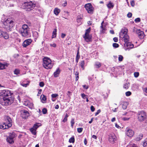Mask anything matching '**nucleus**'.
Listing matches in <instances>:
<instances>
[{
    "mask_svg": "<svg viewBox=\"0 0 147 147\" xmlns=\"http://www.w3.org/2000/svg\"><path fill=\"white\" fill-rule=\"evenodd\" d=\"M28 106L30 108H32L33 107V104L32 103L29 102L28 105Z\"/></svg>",
    "mask_w": 147,
    "mask_h": 147,
    "instance_id": "41",
    "label": "nucleus"
},
{
    "mask_svg": "<svg viewBox=\"0 0 147 147\" xmlns=\"http://www.w3.org/2000/svg\"><path fill=\"white\" fill-rule=\"evenodd\" d=\"M57 30L56 29H55L53 32H52V38H54L56 37V35H57Z\"/></svg>",
    "mask_w": 147,
    "mask_h": 147,
    "instance_id": "27",
    "label": "nucleus"
},
{
    "mask_svg": "<svg viewBox=\"0 0 147 147\" xmlns=\"http://www.w3.org/2000/svg\"><path fill=\"white\" fill-rule=\"evenodd\" d=\"M35 7V4L32 2H25L23 4L22 8L26 9L27 11H30L32 10Z\"/></svg>",
    "mask_w": 147,
    "mask_h": 147,
    "instance_id": "6",
    "label": "nucleus"
},
{
    "mask_svg": "<svg viewBox=\"0 0 147 147\" xmlns=\"http://www.w3.org/2000/svg\"><path fill=\"white\" fill-rule=\"evenodd\" d=\"M13 95L12 94L10 91L8 90H4L0 92V96H3V97Z\"/></svg>",
    "mask_w": 147,
    "mask_h": 147,
    "instance_id": "12",
    "label": "nucleus"
},
{
    "mask_svg": "<svg viewBox=\"0 0 147 147\" xmlns=\"http://www.w3.org/2000/svg\"><path fill=\"white\" fill-rule=\"evenodd\" d=\"M75 75L76 77V81H77L79 78V72L78 71H76L75 72Z\"/></svg>",
    "mask_w": 147,
    "mask_h": 147,
    "instance_id": "32",
    "label": "nucleus"
},
{
    "mask_svg": "<svg viewBox=\"0 0 147 147\" xmlns=\"http://www.w3.org/2000/svg\"><path fill=\"white\" fill-rule=\"evenodd\" d=\"M132 13H129L127 16L129 18H130L132 16Z\"/></svg>",
    "mask_w": 147,
    "mask_h": 147,
    "instance_id": "55",
    "label": "nucleus"
},
{
    "mask_svg": "<svg viewBox=\"0 0 147 147\" xmlns=\"http://www.w3.org/2000/svg\"><path fill=\"white\" fill-rule=\"evenodd\" d=\"M16 135L14 133L10 134L6 139L7 141L10 144H13L14 142L13 139L16 137Z\"/></svg>",
    "mask_w": 147,
    "mask_h": 147,
    "instance_id": "8",
    "label": "nucleus"
},
{
    "mask_svg": "<svg viewBox=\"0 0 147 147\" xmlns=\"http://www.w3.org/2000/svg\"><path fill=\"white\" fill-rule=\"evenodd\" d=\"M9 65V64L7 63H0V69H3L5 68V67H7Z\"/></svg>",
    "mask_w": 147,
    "mask_h": 147,
    "instance_id": "23",
    "label": "nucleus"
},
{
    "mask_svg": "<svg viewBox=\"0 0 147 147\" xmlns=\"http://www.w3.org/2000/svg\"><path fill=\"white\" fill-rule=\"evenodd\" d=\"M143 147H147V138H146L144 140L143 143Z\"/></svg>",
    "mask_w": 147,
    "mask_h": 147,
    "instance_id": "33",
    "label": "nucleus"
},
{
    "mask_svg": "<svg viewBox=\"0 0 147 147\" xmlns=\"http://www.w3.org/2000/svg\"><path fill=\"white\" fill-rule=\"evenodd\" d=\"M113 40L115 42H117L118 41V38L117 37H115L113 38Z\"/></svg>",
    "mask_w": 147,
    "mask_h": 147,
    "instance_id": "60",
    "label": "nucleus"
},
{
    "mask_svg": "<svg viewBox=\"0 0 147 147\" xmlns=\"http://www.w3.org/2000/svg\"><path fill=\"white\" fill-rule=\"evenodd\" d=\"M71 126L72 128H73V127L75 123L74 119H71Z\"/></svg>",
    "mask_w": 147,
    "mask_h": 147,
    "instance_id": "37",
    "label": "nucleus"
},
{
    "mask_svg": "<svg viewBox=\"0 0 147 147\" xmlns=\"http://www.w3.org/2000/svg\"><path fill=\"white\" fill-rule=\"evenodd\" d=\"M67 4V2L66 1H65V3L63 4H62V5L63 7L65 6Z\"/></svg>",
    "mask_w": 147,
    "mask_h": 147,
    "instance_id": "62",
    "label": "nucleus"
},
{
    "mask_svg": "<svg viewBox=\"0 0 147 147\" xmlns=\"http://www.w3.org/2000/svg\"><path fill=\"white\" fill-rule=\"evenodd\" d=\"M20 113L21 116L24 119H26L30 115L29 112L26 110H22L20 111Z\"/></svg>",
    "mask_w": 147,
    "mask_h": 147,
    "instance_id": "13",
    "label": "nucleus"
},
{
    "mask_svg": "<svg viewBox=\"0 0 147 147\" xmlns=\"http://www.w3.org/2000/svg\"><path fill=\"white\" fill-rule=\"evenodd\" d=\"M6 123L7 125L10 124L11 127L12 126V121L11 118L9 116H7L5 118Z\"/></svg>",
    "mask_w": 147,
    "mask_h": 147,
    "instance_id": "20",
    "label": "nucleus"
},
{
    "mask_svg": "<svg viewBox=\"0 0 147 147\" xmlns=\"http://www.w3.org/2000/svg\"><path fill=\"white\" fill-rule=\"evenodd\" d=\"M123 58V57L122 55H119L118 57V60L119 61H122Z\"/></svg>",
    "mask_w": 147,
    "mask_h": 147,
    "instance_id": "40",
    "label": "nucleus"
},
{
    "mask_svg": "<svg viewBox=\"0 0 147 147\" xmlns=\"http://www.w3.org/2000/svg\"><path fill=\"white\" fill-rule=\"evenodd\" d=\"M3 36L4 38L5 39H7L9 38V36L8 34L6 32H2L1 36Z\"/></svg>",
    "mask_w": 147,
    "mask_h": 147,
    "instance_id": "24",
    "label": "nucleus"
},
{
    "mask_svg": "<svg viewBox=\"0 0 147 147\" xmlns=\"http://www.w3.org/2000/svg\"><path fill=\"white\" fill-rule=\"evenodd\" d=\"M136 33L138 34L139 37L140 38H143L144 37V34L142 31L140 29H137L136 30Z\"/></svg>",
    "mask_w": 147,
    "mask_h": 147,
    "instance_id": "17",
    "label": "nucleus"
},
{
    "mask_svg": "<svg viewBox=\"0 0 147 147\" xmlns=\"http://www.w3.org/2000/svg\"><path fill=\"white\" fill-rule=\"evenodd\" d=\"M40 126V123H36L30 129V131L33 134H36V130Z\"/></svg>",
    "mask_w": 147,
    "mask_h": 147,
    "instance_id": "10",
    "label": "nucleus"
},
{
    "mask_svg": "<svg viewBox=\"0 0 147 147\" xmlns=\"http://www.w3.org/2000/svg\"><path fill=\"white\" fill-rule=\"evenodd\" d=\"M40 98L42 102L43 103H45L46 100V96L44 95H42L41 96Z\"/></svg>",
    "mask_w": 147,
    "mask_h": 147,
    "instance_id": "28",
    "label": "nucleus"
},
{
    "mask_svg": "<svg viewBox=\"0 0 147 147\" xmlns=\"http://www.w3.org/2000/svg\"><path fill=\"white\" fill-rule=\"evenodd\" d=\"M83 87L85 89H87L88 88V86L86 85H84L83 86Z\"/></svg>",
    "mask_w": 147,
    "mask_h": 147,
    "instance_id": "59",
    "label": "nucleus"
},
{
    "mask_svg": "<svg viewBox=\"0 0 147 147\" xmlns=\"http://www.w3.org/2000/svg\"><path fill=\"white\" fill-rule=\"evenodd\" d=\"M143 137V134H141L136 138V140L137 141H139Z\"/></svg>",
    "mask_w": 147,
    "mask_h": 147,
    "instance_id": "26",
    "label": "nucleus"
},
{
    "mask_svg": "<svg viewBox=\"0 0 147 147\" xmlns=\"http://www.w3.org/2000/svg\"><path fill=\"white\" fill-rule=\"evenodd\" d=\"M134 21L136 23L139 22L140 21V19L139 18H136L135 20Z\"/></svg>",
    "mask_w": 147,
    "mask_h": 147,
    "instance_id": "44",
    "label": "nucleus"
},
{
    "mask_svg": "<svg viewBox=\"0 0 147 147\" xmlns=\"http://www.w3.org/2000/svg\"><path fill=\"white\" fill-rule=\"evenodd\" d=\"M109 142L112 144H113L117 139L114 133H112L109 134Z\"/></svg>",
    "mask_w": 147,
    "mask_h": 147,
    "instance_id": "11",
    "label": "nucleus"
},
{
    "mask_svg": "<svg viewBox=\"0 0 147 147\" xmlns=\"http://www.w3.org/2000/svg\"><path fill=\"white\" fill-rule=\"evenodd\" d=\"M47 110L46 108H44L42 109V112L44 114H46L47 113Z\"/></svg>",
    "mask_w": 147,
    "mask_h": 147,
    "instance_id": "48",
    "label": "nucleus"
},
{
    "mask_svg": "<svg viewBox=\"0 0 147 147\" xmlns=\"http://www.w3.org/2000/svg\"><path fill=\"white\" fill-rule=\"evenodd\" d=\"M95 66L96 68H98L101 66V64L99 62H96L95 63Z\"/></svg>",
    "mask_w": 147,
    "mask_h": 147,
    "instance_id": "31",
    "label": "nucleus"
},
{
    "mask_svg": "<svg viewBox=\"0 0 147 147\" xmlns=\"http://www.w3.org/2000/svg\"><path fill=\"white\" fill-rule=\"evenodd\" d=\"M54 12L55 15H57L60 12V10L58 8H55L54 10Z\"/></svg>",
    "mask_w": 147,
    "mask_h": 147,
    "instance_id": "25",
    "label": "nucleus"
},
{
    "mask_svg": "<svg viewBox=\"0 0 147 147\" xmlns=\"http://www.w3.org/2000/svg\"><path fill=\"white\" fill-rule=\"evenodd\" d=\"M127 29L125 28L121 30L119 34L120 39L123 41L125 43L129 41V36L127 34Z\"/></svg>",
    "mask_w": 147,
    "mask_h": 147,
    "instance_id": "1",
    "label": "nucleus"
},
{
    "mask_svg": "<svg viewBox=\"0 0 147 147\" xmlns=\"http://www.w3.org/2000/svg\"><path fill=\"white\" fill-rule=\"evenodd\" d=\"M126 135L129 137H131L134 135V131L131 129L129 128H127L126 129Z\"/></svg>",
    "mask_w": 147,
    "mask_h": 147,
    "instance_id": "16",
    "label": "nucleus"
},
{
    "mask_svg": "<svg viewBox=\"0 0 147 147\" xmlns=\"http://www.w3.org/2000/svg\"><path fill=\"white\" fill-rule=\"evenodd\" d=\"M3 24V27L7 31H11L14 25L13 21L9 19H8L4 21Z\"/></svg>",
    "mask_w": 147,
    "mask_h": 147,
    "instance_id": "3",
    "label": "nucleus"
},
{
    "mask_svg": "<svg viewBox=\"0 0 147 147\" xmlns=\"http://www.w3.org/2000/svg\"><path fill=\"white\" fill-rule=\"evenodd\" d=\"M83 129L82 128H79L77 129V131L78 132L80 133H81L82 130H83Z\"/></svg>",
    "mask_w": 147,
    "mask_h": 147,
    "instance_id": "43",
    "label": "nucleus"
},
{
    "mask_svg": "<svg viewBox=\"0 0 147 147\" xmlns=\"http://www.w3.org/2000/svg\"><path fill=\"white\" fill-rule=\"evenodd\" d=\"M147 118V115L146 112L143 111H142L138 113V119L140 122H142L145 120Z\"/></svg>",
    "mask_w": 147,
    "mask_h": 147,
    "instance_id": "7",
    "label": "nucleus"
},
{
    "mask_svg": "<svg viewBox=\"0 0 147 147\" xmlns=\"http://www.w3.org/2000/svg\"><path fill=\"white\" fill-rule=\"evenodd\" d=\"M113 47L115 48H117V47H118L119 46V45L118 44L116 43H114L113 44Z\"/></svg>",
    "mask_w": 147,
    "mask_h": 147,
    "instance_id": "46",
    "label": "nucleus"
},
{
    "mask_svg": "<svg viewBox=\"0 0 147 147\" xmlns=\"http://www.w3.org/2000/svg\"><path fill=\"white\" fill-rule=\"evenodd\" d=\"M134 75L135 77H138L139 75V73L138 72H135L134 73Z\"/></svg>",
    "mask_w": 147,
    "mask_h": 147,
    "instance_id": "45",
    "label": "nucleus"
},
{
    "mask_svg": "<svg viewBox=\"0 0 147 147\" xmlns=\"http://www.w3.org/2000/svg\"><path fill=\"white\" fill-rule=\"evenodd\" d=\"M44 85V84L43 82H40L39 83V86L41 87H43Z\"/></svg>",
    "mask_w": 147,
    "mask_h": 147,
    "instance_id": "52",
    "label": "nucleus"
},
{
    "mask_svg": "<svg viewBox=\"0 0 147 147\" xmlns=\"http://www.w3.org/2000/svg\"><path fill=\"white\" fill-rule=\"evenodd\" d=\"M104 23V21H103L101 24V26H100V33L101 34L104 33L105 32L106 30V29L105 26H103V24Z\"/></svg>",
    "mask_w": 147,
    "mask_h": 147,
    "instance_id": "19",
    "label": "nucleus"
},
{
    "mask_svg": "<svg viewBox=\"0 0 147 147\" xmlns=\"http://www.w3.org/2000/svg\"><path fill=\"white\" fill-rule=\"evenodd\" d=\"M11 127L10 124L7 125V123H4L0 125V128L1 129H7Z\"/></svg>",
    "mask_w": 147,
    "mask_h": 147,
    "instance_id": "18",
    "label": "nucleus"
},
{
    "mask_svg": "<svg viewBox=\"0 0 147 147\" xmlns=\"http://www.w3.org/2000/svg\"><path fill=\"white\" fill-rule=\"evenodd\" d=\"M84 7L88 13L90 14L93 13L94 8L90 3H88L86 4Z\"/></svg>",
    "mask_w": 147,
    "mask_h": 147,
    "instance_id": "9",
    "label": "nucleus"
},
{
    "mask_svg": "<svg viewBox=\"0 0 147 147\" xmlns=\"http://www.w3.org/2000/svg\"><path fill=\"white\" fill-rule=\"evenodd\" d=\"M81 96L82 98L84 99H86L87 98H88V96L85 95L84 93L81 94Z\"/></svg>",
    "mask_w": 147,
    "mask_h": 147,
    "instance_id": "39",
    "label": "nucleus"
},
{
    "mask_svg": "<svg viewBox=\"0 0 147 147\" xmlns=\"http://www.w3.org/2000/svg\"><path fill=\"white\" fill-rule=\"evenodd\" d=\"M131 92L130 91H127L125 93V95L126 96H129L131 94Z\"/></svg>",
    "mask_w": 147,
    "mask_h": 147,
    "instance_id": "42",
    "label": "nucleus"
},
{
    "mask_svg": "<svg viewBox=\"0 0 147 147\" xmlns=\"http://www.w3.org/2000/svg\"><path fill=\"white\" fill-rule=\"evenodd\" d=\"M50 45L51 47H55L56 46V45L55 43H53V44H51Z\"/></svg>",
    "mask_w": 147,
    "mask_h": 147,
    "instance_id": "54",
    "label": "nucleus"
},
{
    "mask_svg": "<svg viewBox=\"0 0 147 147\" xmlns=\"http://www.w3.org/2000/svg\"><path fill=\"white\" fill-rule=\"evenodd\" d=\"M83 37L84 38L85 40L87 42H89L91 40V36L89 34L84 35L83 36Z\"/></svg>",
    "mask_w": 147,
    "mask_h": 147,
    "instance_id": "21",
    "label": "nucleus"
},
{
    "mask_svg": "<svg viewBox=\"0 0 147 147\" xmlns=\"http://www.w3.org/2000/svg\"><path fill=\"white\" fill-rule=\"evenodd\" d=\"M100 112V109L98 110L97 112H96L95 113V115L96 116Z\"/></svg>",
    "mask_w": 147,
    "mask_h": 147,
    "instance_id": "58",
    "label": "nucleus"
},
{
    "mask_svg": "<svg viewBox=\"0 0 147 147\" xmlns=\"http://www.w3.org/2000/svg\"><path fill=\"white\" fill-rule=\"evenodd\" d=\"M125 47V50H127L130 49H131L134 47V45L133 44L130 43L129 41L125 43L124 44Z\"/></svg>",
    "mask_w": 147,
    "mask_h": 147,
    "instance_id": "15",
    "label": "nucleus"
},
{
    "mask_svg": "<svg viewBox=\"0 0 147 147\" xmlns=\"http://www.w3.org/2000/svg\"><path fill=\"white\" fill-rule=\"evenodd\" d=\"M29 101H24V105L26 106H28V103L29 102Z\"/></svg>",
    "mask_w": 147,
    "mask_h": 147,
    "instance_id": "47",
    "label": "nucleus"
},
{
    "mask_svg": "<svg viewBox=\"0 0 147 147\" xmlns=\"http://www.w3.org/2000/svg\"><path fill=\"white\" fill-rule=\"evenodd\" d=\"M85 64L84 61H81L80 63V66L82 69H84V65Z\"/></svg>",
    "mask_w": 147,
    "mask_h": 147,
    "instance_id": "30",
    "label": "nucleus"
},
{
    "mask_svg": "<svg viewBox=\"0 0 147 147\" xmlns=\"http://www.w3.org/2000/svg\"><path fill=\"white\" fill-rule=\"evenodd\" d=\"M43 67L46 69H51L53 66L51 59L47 57H45L43 59Z\"/></svg>",
    "mask_w": 147,
    "mask_h": 147,
    "instance_id": "4",
    "label": "nucleus"
},
{
    "mask_svg": "<svg viewBox=\"0 0 147 147\" xmlns=\"http://www.w3.org/2000/svg\"><path fill=\"white\" fill-rule=\"evenodd\" d=\"M61 71L59 68H58L56 71L54 73L53 76L54 77L56 78L59 76V74L60 73Z\"/></svg>",
    "mask_w": 147,
    "mask_h": 147,
    "instance_id": "22",
    "label": "nucleus"
},
{
    "mask_svg": "<svg viewBox=\"0 0 147 147\" xmlns=\"http://www.w3.org/2000/svg\"><path fill=\"white\" fill-rule=\"evenodd\" d=\"M69 142L70 143H74L75 142V138L74 137L71 138L69 141Z\"/></svg>",
    "mask_w": 147,
    "mask_h": 147,
    "instance_id": "34",
    "label": "nucleus"
},
{
    "mask_svg": "<svg viewBox=\"0 0 147 147\" xmlns=\"http://www.w3.org/2000/svg\"><path fill=\"white\" fill-rule=\"evenodd\" d=\"M90 109L92 112H93L95 110V108L93 106H91L90 107Z\"/></svg>",
    "mask_w": 147,
    "mask_h": 147,
    "instance_id": "56",
    "label": "nucleus"
},
{
    "mask_svg": "<svg viewBox=\"0 0 147 147\" xmlns=\"http://www.w3.org/2000/svg\"><path fill=\"white\" fill-rule=\"evenodd\" d=\"M32 42L31 39H28L25 40L22 43V45L24 47L26 48Z\"/></svg>",
    "mask_w": 147,
    "mask_h": 147,
    "instance_id": "14",
    "label": "nucleus"
},
{
    "mask_svg": "<svg viewBox=\"0 0 147 147\" xmlns=\"http://www.w3.org/2000/svg\"><path fill=\"white\" fill-rule=\"evenodd\" d=\"M129 86V83H126L123 86V88L125 89H127Z\"/></svg>",
    "mask_w": 147,
    "mask_h": 147,
    "instance_id": "35",
    "label": "nucleus"
},
{
    "mask_svg": "<svg viewBox=\"0 0 147 147\" xmlns=\"http://www.w3.org/2000/svg\"><path fill=\"white\" fill-rule=\"evenodd\" d=\"M143 90L147 93V87L144 88L143 89Z\"/></svg>",
    "mask_w": 147,
    "mask_h": 147,
    "instance_id": "64",
    "label": "nucleus"
},
{
    "mask_svg": "<svg viewBox=\"0 0 147 147\" xmlns=\"http://www.w3.org/2000/svg\"><path fill=\"white\" fill-rule=\"evenodd\" d=\"M29 28L26 24L22 26V27L19 30V32L23 37H26L29 35Z\"/></svg>",
    "mask_w": 147,
    "mask_h": 147,
    "instance_id": "5",
    "label": "nucleus"
},
{
    "mask_svg": "<svg viewBox=\"0 0 147 147\" xmlns=\"http://www.w3.org/2000/svg\"><path fill=\"white\" fill-rule=\"evenodd\" d=\"M129 119V118H127L126 117H123L122 118L123 120L124 121H127Z\"/></svg>",
    "mask_w": 147,
    "mask_h": 147,
    "instance_id": "61",
    "label": "nucleus"
},
{
    "mask_svg": "<svg viewBox=\"0 0 147 147\" xmlns=\"http://www.w3.org/2000/svg\"><path fill=\"white\" fill-rule=\"evenodd\" d=\"M13 95L9 96L3 97L1 104L3 105L7 106L11 105L13 101Z\"/></svg>",
    "mask_w": 147,
    "mask_h": 147,
    "instance_id": "2",
    "label": "nucleus"
},
{
    "mask_svg": "<svg viewBox=\"0 0 147 147\" xmlns=\"http://www.w3.org/2000/svg\"><path fill=\"white\" fill-rule=\"evenodd\" d=\"M65 36H66L65 34H63V33H62L61 34V37L62 38H63L65 37Z\"/></svg>",
    "mask_w": 147,
    "mask_h": 147,
    "instance_id": "63",
    "label": "nucleus"
},
{
    "mask_svg": "<svg viewBox=\"0 0 147 147\" xmlns=\"http://www.w3.org/2000/svg\"><path fill=\"white\" fill-rule=\"evenodd\" d=\"M90 29H91L90 28H89L88 29L86 30V32H85V33L84 35H87L88 34H89V33L90 32Z\"/></svg>",
    "mask_w": 147,
    "mask_h": 147,
    "instance_id": "36",
    "label": "nucleus"
},
{
    "mask_svg": "<svg viewBox=\"0 0 147 147\" xmlns=\"http://www.w3.org/2000/svg\"><path fill=\"white\" fill-rule=\"evenodd\" d=\"M58 96L57 94H53L51 95V97L53 98H55Z\"/></svg>",
    "mask_w": 147,
    "mask_h": 147,
    "instance_id": "53",
    "label": "nucleus"
},
{
    "mask_svg": "<svg viewBox=\"0 0 147 147\" xmlns=\"http://www.w3.org/2000/svg\"><path fill=\"white\" fill-rule=\"evenodd\" d=\"M130 4L132 6L134 7L135 5L134 1H131L130 2Z\"/></svg>",
    "mask_w": 147,
    "mask_h": 147,
    "instance_id": "51",
    "label": "nucleus"
},
{
    "mask_svg": "<svg viewBox=\"0 0 147 147\" xmlns=\"http://www.w3.org/2000/svg\"><path fill=\"white\" fill-rule=\"evenodd\" d=\"M14 73L16 75H18L20 73V70L18 69H15L14 71Z\"/></svg>",
    "mask_w": 147,
    "mask_h": 147,
    "instance_id": "38",
    "label": "nucleus"
},
{
    "mask_svg": "<svg viewBox=\"0 0 147 147\" xmlns=\"http://www.w3.org/2000/svg\"><path fill=\"white\" fill-rule=\"evenodd\" d=\"M127 103H125H125H124L123 105L122 106V108L124 109H125L127 108V105H126V104Z\"/></svg>",
    "mask_w": 147,
    "mask_h": 147,
    "instance_id": "49",
    "label": "nucleus"
},
{
    "mask_svg": "<svg viewBox=\"0 0 147 147\" xmlns=\"http://www.w3.org/2000/svg\"><path fill=\"white\" fill-rule=\"evenodd\" d=\"M29 84L28 83L26 84H22L21 85L22 86L24 87H26Z\"/></svg>",
    "mask_w": 147,
    "mask_h": 147,
    "instance_id": "57",
    "label": "nucleus"
},
{
    "mask_svg": "<svg viewBox=\"0 0 147 147\" xmlns=\"http://www.w3.org/2000/svg\"><path fill=\"white\" fill-rule=\"evenodd\" d=\"M79 51H78L77 52V54L76 55V59H79V58H80V56L79 55Z\"/></svg>",
    "mask_w": 147,
    "mask_h": 147,
    "instance_id": "50",
    "label": "nucleus"
},
{
    "mask_svg": "<svg viewBox=\"0 0 147 147\" xmlns=\"http://www.w3.org/2000/svg\"><path fill=\"white\" fill-rule=\"evenodd\" d=\"M107 7L109 9L113 8L114 7V5L113 3L110 1L109 2V3L107 5Z\"/></svg>",
    "mask_w": 147,
    "mask_h": 147,
    "instance_id": "29",
    "label": "nucleus"
}]
</instances>
